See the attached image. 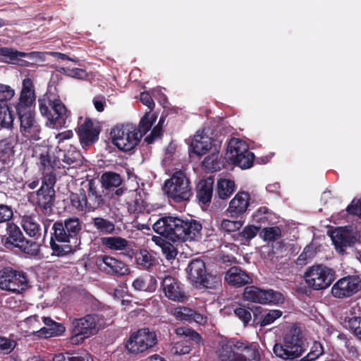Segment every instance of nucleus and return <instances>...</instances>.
<instances>
[{"label": "nucleus", "mask_w": 361, "mask_h": 361, "mask_svg": "<svg viewBox=\"0 0 361 361\" xmlns=\"http://www.w3.org/2000/svg\"><path fill=\"white\" fill-rule=\"evenodd\" d=\"M153 230L173 242L199 240L201 239L202 224L195 219L165 216L153 224Z\"/></svg>", "instance_id": "obj_1"}, {"label": "nucleus", "mask_w": 361, "mask_h": 361, "mask_svg": "<svg viewBox=\"0 0 361 361\" xmlns=\"http://www.w3.org/2000/svg\"><path fill=\"white\" fill-rule=\"evenodd\" d=\"M82 229V222L76 216L54 223L49 243L53 255L61 257L73 252V246L70 243H76L80 238Z\"/></svg>", "instance_id": "obj_2"}, {"label": "nucleus", "mask_w": 361, "mask_h": 361, "mask_svg": "<svg viewBox=\"0 0 361 361\" xmlns=\"http://www.w3.org/2000/svg\"><path fill=\"white\" fill-rule=\"evenodd\" d=\"M38 104L40 114L47 118V126L52 128L66 127L71 113L59 97L48 92L39 98Z\"/></svg>", "instance_id": "obj_3"}, {"label": "nucleus", "mask_w": 361, "mask_h": 361, "mask_svg": "<svg viewBox=\"0 0 361 361\" xmlns=\"http://www.w3.org/2000/svg\"><path fill=\"white\" fill-rule=\"evenodd\" d=\"M256 343L235 339L221 342L216 350L219 361H260Z\"/></svg>", "instance_id": "obj_4"}, {"label": "nucleus", "mask_w": 361, "mask_h": 361, "mask_svg": "<svg viewBox=\"0 0 361 361\" xmlns=\"http://www.w3.org/2000/svg\"><path fill=\"white\" fill-rule=\"evenodd\" d=\"M71 341L72 343H82L86 338L96 335L106 326L103 314L91 313L79 318H70Z\"/></svg>", "instance_id": "obj_5"}, {"label": "nucleus", "mask_w": 361, "mask_h": 361, "mask_svg": "<svg viewBox=\"0 0 361 361\" xmlns=\"http://www.w3.org/2000/svg\"><path fill=\"white\" fill-rule=\"evenodd\" d=\"M163 190L169 198L178 203L189 200L192 195L190 180L181 170L173 172L171 178L165 180Z\"/></svg>", "instance_id": "obj_6"}, {"label": "nucleus", "mask_w": 361, "mask_h": 361, "mask_svg": "<svg viewBox=\"0 0 361 361\" xmlns=\"http://www.w3.org/2000/svg\"><path fill=\"white\" fill-rule=\"evenodd\" d=\"M157 343V336L149 328H142L130 334L125 347L129 354L144 356Z\"/></svg>", "instance_id": "obj_7"}, {"label": "nucleus", "mask_w": 361, "mask_h": 361, "mask_svg": "<svg viewBox=\"0 0 361 361\" xmlns=\"http://www.w3.org/2000/svg\"><path fill=\"white\" fill-rule=\"evenodd\" d=\"M335 276L333 269L320 264L308 267L303 277L308 287L312 290H320L329 287L335 280Z\"/></svg>", "instance_id": "obj_8"}, {"label": "nucleus", "mask_w": 361, "mask_h": 361, "mask_svg": "<svg viewBox=\"0 0 361 361\" xmlns=\"http://www.w3.org/2000/svg\"><path fill=\"white\" fill-rule=\"evenodd\" d=\"M136 126L132 123L117 125L112 128L111 135L113 143L121 150L128 152L140 142Z\"/></svg>", "instance_id": "obj_9"}, {"label": "nucleus", "mask_w": 361, "mask_h": 361, "mask_svg": "<svg viewBox=\"0 0 361 361\" xmlns=\"http://www.w3.org/2000/svg\"><path fill=\"white\" fill-rule=\"evenodd\" d=\"M227 154L231 163L243 169L253 165L255 155L250 152L246 143L238 138H231L228 144Z\"/></svg>", "instance_id": "obj_10"}, {"label": "nucleus", "mask_w": 361, "mask_h": 361, "mask_svg": "<svg viewBox=\"0 0 361 361\" xmlns=\"http://www.w3.org/2000/svg\"><path fill=\"white\" fill-rule=\"evenodd\" d=\"M6 245H13L22 252L32 255H36L39 252V245L35 240L26 239L20 228L13 222L6 224Z\"/></svg>", "instance_id": "obj_11"}, {"label": "nucleus", "mask_w": 361, "mask_h": 361, "mask_svg": "<svg viewBox=\"0 0 361 361\" xmlns=\"http://www.w3.org/2000/svg\"><path fill=\"white\" fill-rule=\"evenodd\" d=\"M243 298L245 301L262 305L283 304L285 300L283 295L273 289H262L255 286H247L244 288Z\"/></svg>", "instance_id": "obj_12"}, {"label": "nucleus", "mask_w": 361, "mask_h": 361, "mask_svg": "<svg viewBox=\"0 0 361 361\" xmlns=\"http://www.w3.org/2000/svg\"><path fill=\"white\" fill-rule=\"evenodd\" d=\"M28 279L26 273L13 269L11 267H4L0 270V289L20 293L27 287Z\"/></svg>", "instance_id": "obj_13"}, {"label": "nucleus", "mask_w": 361, "mask_h": 361, "mask_svg": "<svg viewBox=\"0 0 361 361\" xmlns=\"http://www.w3.org/2000/svg\"><path fill=\"white\" fill-rule=\"evenodd\" d=\"M101 126L95 123L92 118L80 117L75 132L82 147H87L94 145L99 140Z\"/></svg>", "instance_id": "obj_14"}, {"label": "nucleus", "mask_w": 361, "mask_h": 361, "mask_svg": "<svg viewBox=\"0 0 361 361\" xmlns=\"http://www.w3.org/2000/svg\"><path fill=\"white\" fill-rule=\"evenodd\" d=\"M20 121V132L28 140H39L41 139L42 128L35 119L33 110L16 112Z\"/></svg>", "instance_id": "obj_15"}, {"label": "nucleus", "mask_w": 361, "mask_h": 361, "mask_svg": "<svg viewBox=\"0 0 361 361\" xmlns=\"http://www.w3.org/2000/svg\"><path fill=\"white\" fill-rule=\"evenodd\" d=\"M361 290V279L356 275L340 279L332 286V295L338 299L350 298Z\"/></svg>", "instance_id": "obj_16"}, {"label": "nucleus", "mask_w": 361, "mask_h": 361, "mask_svg": "<svg viewBox=\"0 0 361 361\" xmlns=\"http://www.w3.org/2000/svg\"><path fill=\"white\" fill-rule=\"evenodd\" d=\"M96 264L102 272L111 276L120 278L130 273V269L124 262L109 255L99 256Z\"/></svg>", "instance_id": "obj_17"}, {"label": "nucleus", "mask_w": 361, "mask_h": 361, "mask_svg": "<svg viewBox=\"0 0 361 361\" xmlns=\"http://www.w3.org/2000/svg\"><path fill=\"white\" fill-rule=\"evenodd\" d=\"M175 333L178 336H184L189 340H183L175 343L171 350L174 355H182L190 353L192 350L190 341L200 343L202 341L200 335L195 331L185 326L178 327Z\"/></svg>", "instance_id": "obj_18"}, {"label": "nucleus", "mask_w": 361, "mask_h": 361, "mask_svg": "<svg viewBox=\"0 0 361 361\" xmlns=\"http://www.w3.org/2000/svg\"><path fill=\"white\" fill-rule=\"evenodd\" d=\"M32 202L36 207L45 216H49L53 212L55 203V190L40 187L36 192L31 195Z\"/></svg>", "instance_id": "obj_19"}, {"label": "nucleus", "mask_w": 361, "mask_h": 361, "mask_svg": "<svg viewBox=\"0 0 361 361\" xmlns=\"http://www.w3.org/2000/svg\"><path fill=\"white\" fill-rule=\"evenodd\" d=\"M161 286L165 296L172 301L183 302L187 298L183 285L175 277L166 276Z\"/></svg>", "instance_id": "obj_20"}, {"label": "nucleus", "mask_w": 361, "mask_h": 361, "mask_svg": "<svg viewBox=\"0 0 361 361\" xmlns=\"http://www.w3.org/2000/svg\"><path fill=\"white\" fill-rule=\"evenodd\" d=\"M331 238L336 252L341 255L346 252L348 247H353L357 241L356 235L352 231L342 227L332 231Z\"/></svg>", "instance_id": "obj_21"}, {"label": "nucleus", "mask_w": 361, "mask_h": 361, "mask_svg": "<svg viewBox=\"0 0 361 361\" xmlns=\"http://www.w3.org/2000/svg\"><path fill=\"white\" fill-rule=\"evenodd\" d=\"M33 157L36 158V164L40 171L55 170L59 162L57 156L54 155L48 145L35 147Z\"/></svg>", "instance_id": "obj_22"}, {"label": "nucleus", "mask_w": 361, "mask_h": 361, "mask_svg": "<svg viewBox=\"0 0 361 361\" xmlns=\"http://www.w3.org/2000/svg\"><path fill=\"white\" fill-rule=\"evenodd\" d=\"M224 281L233 288H241L253 283L252 274L238 266H232L224 275Z\"/></svg>", "instance_id": "obj_23"}, {"label": "nucleus", "mask_w": 361, "mask_h": 361, "mask_svg": "<svg viewBox=\"0 0 361 361\" xmlns=\"http://www.w3.org/2000/svg\"><path fill=\"white\" fill-rule=\"evenodd\" d=\"M57 159L69 166L68 169H76L83 164L84 157L80 151L72 145L57 146Z\"/></svg>", "instance_id": "obj_24"}, {"label": "nucleus", "mask_w": 361, "mask_h": 361, "mask_svg": "<svg viewBox=\"0 0 361 361\" xmlns=\"http://www.w3.org/2000/svg\"><path fill=\"white\" fill-rule=\"evenodd\" d=\"M82 188L85 192V206H87L89 212H94L104 205L102 192L94 180H90L86 184H82Z\"/></svg>", "instance_id": "obj_25"}, {"label": "nucleus", "mask_w": 361, "mask_h": 361, "mask_svg": "<svg viewBox=\"0 0 361 361\" xmlns=\"http://www.w3.org/2000/svg\"><path fill=\"white\" fill-rule=\"evenodd\" d=\"M250 194L247 192L240 191L231 200L226 212L232 218L243 219L250 205Z\"/></svg>", "instance_id": "obj_26"}, {"label": "nucleus", "mask_w": 361, "mask_h": 361, "mask_svg": "<svg viewBox=\"0 0 361 361\" xmlns=\"http://www.w3.org/2000/svg\"><path fill=\"white\" fill-rule=\"evenodd\" d=\"M35 101V93L33 82L31 79L25 78L23 81V88L19 97V101L16 106V112L21 110H32V106Z\"/></svg>", "instance_id": "obj_27"}, {"label": "nucleus", "mask_w": 361, "mask_h": 361, "mask_svg": "<svg viewBox=\"0 0 361 361\" xmlns=\"http://www.w3.org/2000/svg\"><path fill=\"white\" fill-rule=\"evenodd\" d=\"M41 54L42 53L39 51H31L27 53L18 51L11 47H0V56L8 59L9 60L8 63H10L22 66H27L29 63L25 60L21 59V57H27L30 59H33L40 58ZM6 61L8 62V61Z\"/></svg>", "instance_id": "obj_28"}, {"label": "nucleus", "mask_w": 361, "mask_h": 361, "mask_svg": "<svg viewBox=\"0 0 361 361\" xmlns=\"http://www.w3.org/2000/svg\"><path fill=\"white\" fill-rule=\"evenodd\" d=\"M254 318L251 325L257 327H263L274 323L277 319L280 318L283 312L280 310H264L260 306L255 307L254 310Z\"/></svg>", "instance_id": "obj_29"}, {"label": "nucleus", "mask_w": 361, "mask_h": 361, "mask_svg": "<svg viewBox=\"0 0 361 361\" xmlns=\"http://www.w3.org/2000/svg\"><path fill=\"white\" fill-rule=\"evenodd\" d=\"M281 343L287 350L297 353V358L301 357L305 350L302 336L296 329L286 334Z\"/></svg>", "instance_id": "obj_30"}, {"label": "nucleus", "mask_w": 361, "mask_h": 361, "mask_svg": "<svg viewBox=\"0 0 361 361\" xmlns=\"http://www.w3.org/2000/svg\"><path fill=\"white\" fill-rule=\"evenodd\" d=\"M42 319L45 324V326L34 331V334L37 337L47 338L53 336H58L63 334L66 330L62 324L54 321L49 317H43Z\"/></svg>", "instance_id": "obj_31"}, {"label": "nucleus", "mask_w": 361, "mask_h": 361, "mask_svg": "<svg viewBox=\"0 0 361 361\" xmlns=\"http://www.w3.org/2000/svg\"><path fill=\"white\" fill-rule=\"evenodd\" d=\"M214 178L209 176L200 180L196 185V197L199 203L208 204L211 202L214 191Z\"/></svg>", "instance_id": "obj_32"}, {"label": "nucleus", "mask_w": 361, "mask_h": 361, "mask_svg": "<svg viewBox=\"0 0 361 361\" xmlns=\"http://www.w3.org/2000/svg\"><path fill=\"white\" fill-rule=\"evenodd\" d=\"M186 272L189 279L197 285L206 272L204 262L200 258L191 260L186 268Z\"/></svg>", "instance_id": "obj_33"}, {"label": "nucleus", "mask_w": 361, "mask_h": 361, "mask_svg": "<svg viewBox=\"0 0 361 361\" xmlns=\"http://www.w3.org/2000/svg\"><path fill=\"white\" fill-rule=\"evenodd\" d=\"M191 152L198 157L206 154L214 149L210 138L207 136L195 135L190 145Z\"/></svg>", "instance_id": "obj_34"}, {"label": "nucleus", "mask_w": 361, "mask_h": 361, "mask_svg": "<svg viewBox=\"0 0 361 361\" xmlns=\"http://www.w3.org/2000/svg\"><path fill=\"white\" fill-rule=\"evenodd\" d=\"M100 243L104 249L113 251L126 250L130 245V242L121 236L102 237Z\"/></svg>", "instance_id": "obj_35"}, {"label": "nucleus", "mask_w": 361, "mask_h": 361, "mask_svg": "<svg viewBox=\"0 0 361 361\" xmlns=\"http://www.w3.org/2000/svg\"><path fill=\"white\" fill-rule=\"evenodd\" d=\"M219 147L216 145H214V149L210 152L211 154L204 157L202 161V167L207 171H220L224 166V164L219 158Z\"/></svg>", "instance_id": "obj_36"}, {"label": "nucleus", "mask_w": 361, "mask_h": 361, "mask_svg": "<svg viewBox=\"0 0 361 361\" xmlns=\"http://www.w3.org/2000/svg\"><path fill=\"white\" fill-rule=\"evenodd\" d=\"M20 224L26 234L34 240H36L41 238V226L37 223L35 216L30 215L23 216Z\"/></svg>", "instance_id": "obj_37"}, {"label": "nucleus", "mask_w": 361, "mask_h": 361, "mask_svg": "<svg viewBox=\"0 0 361 361\" xmlns=\"http://www.w3.org/2000/svg\"><path fill=\"white\" fill-rule=\"evenodd\" d=\"M91 224L102 235H112L116 233V224L114 221L102 216L93 217Z\"/></svg>", "instance_id": "obj_38"}, {"label": "nucleus", "mask_w": 361, "mask_h": 361, "mask_svg": "<svg viewBox=\"0 0 361 361\" xmlns=\"http://www.w3.org/2000/svg\"><path fill=\"white\" fill-rule=\"evenodd\" d=\"M135 261L140 269L151 271L156 266L157 259L147 250L142 249L135 255Z\"/></svg>", "instance_id": "obj_39"}, {"label": "nucleus", "mask_w": 361, "mask_h": 361, "mask_svg": "<svg viewBox=\"0 0 361 361\" xmlns=\"http://www.w3.org/2000/svg\"><path fill=\"white\" fill-rule=\"evenodd\" d=\"M123 181V176L114 171H106L101 176L102 187L109 190L120 187Z\"/></svg>", "instance_id": "obj_40"}, {"label": "nucleus", "mask_w": 361, "mask_h": 361, "mask_svg": "<svg viewBox=\"0 0 361 361\" xmlns=\"http://www.w3.org/2000/svg\"><path fill=\"white\" fill-rule=\"evenodd\" d=\"M236 189L233 180L219 178L217 180L216 195L219 199L226 200L231 196Z\"/></svg>", "instance_id": "obj_41"}, {"label": "nucleus", "mask_w": 361, "mask_h": 361, "mask_svg": "<svg viewBox=\"0 0 361 361\" xmlns=\"http://www.w3.org/2000/svg\"><path fill=\"white\" fill-rule=\"evenodd\" d=\"M254 305L250 306L249 305L239 304L233 310L235 316L243 324L244 326L250 324V322H252L254 318V310H255Z\"/></svg>", "instance_id": "obj_42"}, {"label": "nucleus", "mask_w": 361, "mask_h": 361, "mask_svg": "<svg viewBox=\"0 0 361 361\" xmlns=\"http://www.w3.org/2000/svg\"><path fill=\"white\" fill-rule=\"evenodd\" d=\"M84 189L81 187L78 191L71 192L70 195V201L71 206L77 212H89L87 206H85L86 196Z\"/></svg>", "instance_id": "obj_43"}, {"label": "nucleus", "mask_w": 361, "mask_h": 361, "mask_svg": "<svg viewBox=\"0 0 361 361\" xmlns=\"http://www.w3.org/2000/svg\"><path fill=\"white\" fill-rule=\"evenodd\" d=\"M16 143V138L11 134L8 137L0 140V158L6 159L13 156L14 154L13 149Z\"/></svg>", "instance_id": "obj_44"}, {"label": "nucleus", "mask_w": 361, "mask_h": 361, "mask_svg": "<svg viewBox=\"0 0 361 361\" xmlns=\"http://www.w3.org/2000/svg\"><path fill=\"white\" fill-rule=\"evenodd\" d=\"M157 115L156 114L146 113L141 118L138 126H136V131L138 137H142L150 130L153 123L157 121Z\"/></svg>", "instance_id": "obj_45"}, {"label": "nucleus", "mask_w": 361, "mask_h": 361, "mask_svg": "<svg viewBox=\"0 0 361 361\" xmlns=\"http://www.w3.org/2000/svg\"><path fill=\"white\" fill-rule=\"evenodd\" d=\"M273 213L266 206L260 207L252 214V220L255 223L259 224V228L262 224H269L272 220Z\"/></svg>", "instance_id": "obj_46"}, {"label": "nucleus", "mask_w": 361, "mask_h": 361, "mask_svg": "<svg viewBox=\"0 0 361 361\" xmlns=\"http://www.w3.org/2000/svg\"><path fill=\"white\" fill-rule=\"evenodd\" d=\"M14 116L8 105H0V128L11 130Z\"/></svg>", "instance_id": "obj_47"}, {"label": "nucleus", "mask_w": 361, "mask_h": 361, "mask_svg": "<svg viewBox=\"0 0 361 361\" xmlns=\"http://www.w3.org/2000/svg\"><path fill=\"white\" fill-rule=\"evenodd\" d=\"M232 221L230 219H223L219 226V229L221 233H231L238 231L243 224V221L241 220Z\"/></svg>", "instance_id": "obj_48"}, {"label": "nucleus", "mask_w": 361, "mask_h": 361, "mask_svg": "<svg viewBox=\"0 0 361 361\" xmlns=\"http://www.w3.org/2000/svg\"><path fill=\"white\" fill-rule=\"evenodd\" d=\"M200 281H200L197 285L202 286L203 287L209 289L216 288L221 283L220 276L212 272L207 273V271Z\"/></svg>", "instance_id": "obj_49"}, {"label": "nucleus", "mask_w": 361, "mask_h": 361, "mask_svg": "<svg viewBox=\"0 0 361 361\" xmlns=\"http://www.w3.org/2000/svg\"><path fill=\"white\" fill-rule=\"evenodd\" d=\"M273 352L276 357L286 361H292L297 359V353L294 351L287 350L281 342L275 343Z\"/></svg>", "instance_id": "obj_50"}, {"label": "nucleus", "mask_w": 361, "mask_h": 361, "mask_svg": "<svg viewBox=\"0 0 361 361\" xmlns=\"http://www.w3.org/2000/svg\"><path fill=\"white\" fill-rule=\"evenodd\" d=\"M259 235L264 241H274L281 236V229L279 226L264 228Z\"/></svg>", "instance_id": "obj_51"}, {"label": "nucleus", "mask_w": 361, "mask_h": 361, "mask_svg": "<svg viewBox=\"0 0 361 361\" xmlns=\"http://www.w3.org/2000/svg\"><path fill=\"white\" fill-rule=\"evenodd\" d=\"M324 353L323 345L319 341H314L310 352L300 361H314Z\"/></svg>", "instance_id": "obj_52"}, {"label": "nucleus", "mask_w": 361, "mask_h": 361, "mask_svg": "<svg viewBox=\"0 0 361 361\" xmlns=\"http://www.w3.org/2000/svg\"><path fill=\"white\" fill-rule=\"evenodd\" d=\"M193 309L185 306H178L174 307L172 310L173 315L180 321L191 323Z\"/></svg>", "instance_id": "obj_53"}, {"label": "nucleus", "mask_w": 361, "mask_h": 361, "mask_svg": "<svg viewBox=\"0 0 361 361\" xmlns=\"http://www.w3.org/2000/svg\"><path fill=\"white\" fill-rule=\"evenodd\" d=\"M41 172L43 175L41 187H44L45 189L54 190V188L56 182V175L55 170Z\"/></svg>", "instance_id": "obj_54"}, {"label": "nucleus", "mask_w": 361, "mask_h": 361, "mask_svg": "<svg viewBox=\"0 0 361 361\" xmlns=\"http://www.w3.org/2000/svg\"><path fill=\"white\" fill-rule=\"evenodd\" d=\"M15 91L9 85L0 83V105H8V102L14 96Z\"/></svg>", "instance_id": "obj_55"}, {"label": "nucleus", "mask_w": 361, "mask_h": 361, "mask_svg": "<svg viewBox=\"0 0 361 361\" xmlns=\"http://www.w3.org/2000/svg\"><path fill=\"white\" fill-rule=\"evenodd\" d=\"M13 217V210L11 205L0 204V224L11 223Z\"/></svg>", "instance_id": "obj_56"}, {"label": "nucleus", "mask_w": 361, "mask_h": 361, "mask_svg": "<svg viewBox=\"0 0 361 361\" xmlns=\"http://www.w3.org/2000/svg\"><path fill=\"white\" fill-rule=\"evenodd\" d=\"M151 280L153 281V285L149 286L143 278L138 277L133 281V287L138 291H153L155 289L156 280L154 278Z\"/></svg>", "instance_id": "obj_57"}, {"label": "nucleus", "mask_w": 361, "mask_h": 361, "mask_svg": "<svg viewBox=\"0 0 361 361\" xmlns=\"http://www.w3.org/2000/svg\"><path fill=\"white\" fill-rule=\"evenodd\" d=\"M347 325L353 334L361 340V317H353L346 322Z\"/></svg>", "instance_id": "obj_58"}, {"label": "nucleus", "mask_w": 361, "mask_h": 361, "mask_svg": "<svg viewBox=\"0 0 361 361\" xmlns=\"http://www.w3.org/2000/svg\"><path fill=\"white\" fill-rule=\"evenodd\" d=\"M259 226H256L253 225H249L245 226L243 231L238 233V238H241L243 240H251L255 238L259 230Z\"/></svg>", "instance_id": "obj_59"}, {"label": "nucleus", "mask_w": 361, "mask_h": 361, "mask_svg": "<svg viewBox=\"0 0 361 361\" xmlns=\"http://www.w3.org/2000/svg\"><path fill=\"white\" fill-rule=\"evenodd\" d=\"M68 361H94L90 354L87 353H77L68 351Z\"/></svg>", "instance_id": "obj_60"}, {"label": "nucleus", "mask_w": 361, "mask_h": 361, "mask_svg": "<svg viewBox=\"0 0 361 361\" xmlns=\"http://www.w3.org/2000/svg\"><path fill=\"white\" fill-rule=\"evenodd\" d=\"M16 343L11 339L0 337V350L5 354L10 353L16 347Z\"/></svg>", "instance_id": "obj_61"}, {"label": "nucleus", "mask_w": 361, "mask_h": 361, "mask_svg": "<svg viewBox=\"0 0 361 361\" xmlns=\"http://www.w3.org/2000/svg\"><path fill=\"white\" fill-rule=\"evenodd\" d=\"M346 211L350 214L361 217V201L354 199L347 207Z\"/></svg>", "instance_id": "obj_62"}, {"label": "nucleus", "mask_w": 361, "mask_h": 361, "mask_svg": "<svg viewBox=\"0 0 361 361\" xmlns=\"http://www.w3.org/2000/svg\"><path fill=\"white\" fill-rule=\"evenodd\" d=\"M162 251L166 258L169 260L175 259L178 254L176 249L169 243L163 246Z\"/></svg>", "instance_id": "obj_63"}, {"label": "nucleus", "mask_w": 361, "mask_h": 361, "mask_svg": "<svg viewBox=\"0 0 361 361\" xmlns=\"http://www.w3.org/2000/svg\"><path fill=\"white\" fill-rule=\"evenodd\" d=\"M161 126L157 125L151 131L150 134L145 138V142L147 144H152L156 139L161 135Z\"/></svg>", "instance_id": "obj_64"}]
</instances>
